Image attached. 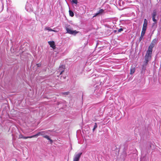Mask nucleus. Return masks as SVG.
Segmentation results:
<instances>
[{"instance_id":"13","label":"nucleus","mask_w":161,"mask_h":161,"mask_svg":"<svg viewBox=\"0 0 161 161\" xmlns=\"http://www.w3.org/2000/svg\"><path fill=\"white\" fill-rule=\"evenodd\" d=\"M43 137H44L45 138L47 139L48 140L50 141L51 142H53L52 140L50 139L49 137L48 136H47V135L44 136H43Z\"/></svg>"},{"instance_id":"25","label":"nucleus","mask_w":161,"mask_h":161,"mask_svg":"<svg viewBox=\"0 0 161 161\" xmlns=\"http://www.w3.org/2000/svg\"><path fill=\"white\" fill-rule=\"evenodd\" d=\"M63 78L64 79H65V76H63Z\"/></svg>"},{"instance_id":"7","label":"nucleus","mask_w":161,"mask_h":161,"mask_svg":"<svg viewBox=\"0 0 161 161\" xmlns=\"http://www.w3.org/2000/svg\"><path fill=\"white\" fill-rule=\"evenodd\" d=\"M46 132L45 131H42L36 134L31 136L32 138L33 137H36L40 135H42L44 136V135L45 134Z\"/></svg>"},{"instance_id":"14","label":"nucleus","mask_w":161,"mask_h":161,"mask_svg":"<svg viewBox=\"0 0 161 161\" xmlns=\"http://www.w3.org/2000/svg\"><path fill=\"white\" fill-rule=\"evenodd\" d=\"M69 15L70 16L73 17L74 16V13L72 11L70 10H69Z\"/></svg>"},{"instance_id":"15","label":"nucleus","mask_w":161,"mask_h":161,"mask_svg":"<svg viewBox=\"0 0 161 161\" xmlns=\"http://www.w3.org/2000/svg\"><path fill=\"white\" fill-rule=\"evenodd\" d=\"M146 30L142 29V31L141 35L144 36V35H145V33Z\"/></svg>"},{"instance_id":"23","label":"nucleus","mask_w":161,"mask_h":161,"mask_svg":"<svg viewBox=\"0 0 161 161\" xmlns=\"http://www.w3.org/2000/svg\"><path fill=\"white\" fill-rule=\"evenodd\" d=\"M123 31V29L121 28L119 29V30H118V31L119 32H121V31Z\"/></svg>"},{"instance_id":"12","label":"nucleus","mask_w":161,"mask_h":161,"mask_svg":"<svg viewBox=\"0 0 161 161\" xmlns=\"http://www.w3.org/2000/svg\"><path fill=\"white\" fill-rule=\"evenodd\" d=\"M103 11H104V10L103 9H100L98 11V12H97V13L95 14L94 16V17L96 16H97V15H98L99 14H102V13H103Z\"/></svg>"},{"instance_id":"18","label":"nucleus","mask_w":161,"mask_h":161,"mask_svg":"<svg viewBox=\"0 0 161 161\" xmlns=\"http://www.w3.org/2000/svg\"><path fill=\"white\" fill-rule=\"evenodd\" d=\"M45 29L48 30V31H53V29L50 28L49 27H47L45 28Z\"/></svg>"},{"instance_id":"17","label":"nucleus","mask_w":161,"mask_h":161,"mask_svg":"<svg viewBox=\"0 0 161 161\" xmlns=\"http://www.w3.org/2000/svg\"><path fill=\"white\" fill-rule=\"evenodd\" d=\"M157 22H154L152 24V27H156L157 26Z\"/></svg>"},{"instance_id":"2","label":"nucleus","mask_w":161,"mask_h":161,"mask_svg":"<svg viewBox=\"0 0 161 161\" xmlns=\"http://www.w3.org/2000/svg\"><path fill=\"white\" fill-rule=\"evenodd\" d=\"M65 69V66L63 65L60 66L58 69L55 72V74L56 75L57 77H59V76L61 75Z\"/></svg>"},{"instance_id":"1","label":"nucleus","mask_w":161,"mask_h":161,"mask_svg":"<svg viewBox=\"0 0 161 161\" xmlns=\"http://www.w3.org/2000/svg\"><path fill=\"white\" fill-rule=\"evenodd\" d=\"M65 28L67 31L66 32V33H68L74 36L76 35L79 32V31H76V30H72L70 26L69 25H66L65 27Z\"/></svg>"},{"instance_id":"9","label":"nucleus","mask_w":161,"mask_h":161,"mask_svg":"<svg viewBox=\"0 0 161 161\" xmlns=\"http://www.w3.org/2000/svg\"><path fill=\"white\" fill-rule=\"evenodd\" d=\"M19 139L23 138L24 139L29 138H32L31 137V136H23V135L20 134L19 136Z\"/></svg>"},{"instance_id":"5","label":"nucleus","mask_w":161,"mask_h":161,"mask_svg":"<svg viewBox=\"0 0 161 161\" xmlns=\"http://www.w3.org/2000/svg\"><path fill=\"white\" fill-rule=\"evenodd\" d=\"M25 8L27 11L29 12L32 11H33V8L32 5L28 3H27L26 4Z\"/></svg>"},{"instance_id":"27","label":"nucleus","mask_w":161,"mask_h":161,"mask_svg":"<svg viewBox=\"0 0 161 161\" xmlns=\"http://www.w3.org/2000/svg\"><path fill=\"white\" fill-rule=\"evenodd\" d=\"M60 78H61V79H62V76H60Z\"/></svg>"},{"instance_id":"8","label":"nucleus","mask_w":161,"mask_h":161,"mask_svg":"<svg viewBox=\"0 0 161 161\" xmlns=\"http://www.w3.org/2000/svg\"><path fill=\"white\" fill-rule=\"evenodd\" d=\"M147 25V21L146 19H144V24H143L142 29L146 30Z\"/></svg>"},{"instance_id":"6","label":"nucleus","mask_w":161,"mask_h":161,"mask_svg":"<svg viewBox=\"0 0 161 161\" xmlns=\"http://www.w3.org/2000/svg\"><path fill=\"white\" fill-rule=\"evenodd\" d=\"M157 15V13L156 11H154L153 13L152 16V19L154 22H157V20L158 19V17H157L156 19V16Z\"/></svg>"},{"instance_id":"22","label":"nucleus","mask_w":161,"mask_h":161,"mask_svg":"<svg viewBox=\"0 0 161 161\" xmlns=\"http://www.w3.org/2000/svg\"><path fill=\"white\" fill-rule=\"evenodd\" d=\"M143 36L141 35V36L139 38V41H141L142 40V39L143 38Z\"/></svg>"},{"instance_id":"26","label":"nucleus","mask_w":161,"mask_h":161,"mask_svg":"<svg viewBox=\"0 0 161 161\" xmlns=\"http://www.w3.org/2000/svg\"><path fill=\"white\" fill-rule=\"evenodd\" d=\"M96 129H94V128H93V131H94Z\"/></svg>"},{"instance_id":"11","label":"nucleus","mask_w":161,"mask_h":161,"mask_svg":"<svg viewBox=\"0 0 161 161\" xmlns=\"http://www.w3.org/2000/svg\"><path fill=\"white\" fill-rule=\"evenodd\" d=\"M48 43L51 47L53 48L55 47V43L54 41H49Z\"/></svg>"},{"instance_id":"10","label":"nucleus","mask_w":161,"mask_h":161,"mask_svg":"<svg viewBox=\"0 0 161 161\" xmlns=\"http://www.w3.org/2000/svg\"><path fill=\"white\" fill-rule=\"evenodd\" d=\"M158 40L157 39H153L152 42V49L156 44Z\"/></svg>"},{"instance_id":"19","label":"nucleus","mask_w":161,"mask_h":161,"mask_svg":"<svg viewBox=\"0 0 161 161\" xmlns=\"http://www.w3.org/2000/svg\"><path fill=\"white\" fill-rule=\"evenodd\" d=\"M69 92H62L61 93V94H63V95L64 96L66 95H68L69 93Z\"/></svg>"},{"instance_id":"21","label":"nucleus","mask_w":161,"mask_h":161,"mask_svg":"<svg viewBox=\"0 0 161 161\" xmlns=\"http://www.w3.org/2000/svg\"><path fill=\"white\" fill-rule=\"evenodd\" d=\"M97 123H95V125H94V129H96L97 127Z\"/></svg>"},{"instance_id":"3","label":"nucleus","mask_w":161,"mask_h":161,"mask_svg":"<svg viewBox=\"0 0 161 161\" xmlns=\"http://www.w3.org/2000/svg\"><path fill=\"white\" fill-rule=\"evenodd\" d=\"M151 58V44L149 47L148 50L147 51L145 56V61L147 64Z\"/></svg>"},{"instance_id":"4","label":"nucleus","mask_w":161,"mask_h":161,"mask_svg":"<svg viewBox=\"0 0 161 161\" xmlns=\"http://www.w3.org/2000/svg\"><path fill=\"white\" fill-rule=\"evenodd\" d=\"M81 154V153H80L78 154L75 153L74 156L73 161H79Z\"/></svg>"},{"instance_id":"20","label":"nucleus","mask_w":161,"mask_h":161,"mask_svg":"<svg viewBox=\"0 0 161 161\" xmlns=\"http://www.w3.org/2000/svg\"><path fill=\"white\" fill-rule=\"evenodd\" d=\"M72 2L73 3L77 4L78 3L77 0H72Z\"/></svg>"},{"instance_id":"24","label":"nucleus","mask_w":161,"mask_h":161,"mask_svg":"<svg viewBox=\"0 0 161 161\" xmlns=\"http://www.w3.org/2000/svg\"><path fill=\"white\" fill-rule=\"evenodd\" d=\"M53 31V32H58V31H57V30H53V31Z\"/></svg>"},{"instance_id":"16","label":"nucleus","mask_w":161,"mask_h":161,"mask_svg":"<svg viewBox=\"0 0 161 161\" xmlns=\"http://www.w3.org/2000/svg\"><path fill=\"white\" fill-rule=\"evenodd\" d=\"M135 71V69L134 68H132L130 69V74H133Z\"/></svg>"}]
</instances>
